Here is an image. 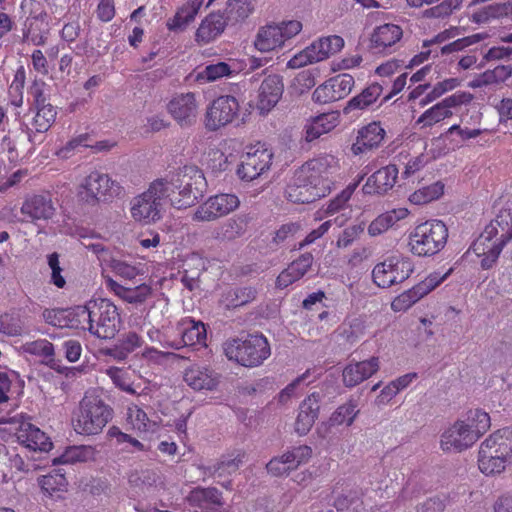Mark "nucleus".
Segmentation results:
<instances>
[{
	"label": "nucleus",
	"instance_id": "f03ea898",
	"mask_svg": "<svg viewBox=\"0 0 512 512\" xmlns=\"http://www.w3.org/2000/svg\"><path fill=\"white\" fill-rule=\"evenodd\" d=\"M165 182V195L176 209L193 206L203 197L207 181L203 172L194 165H186L176 172L162 178Z\"/></svg>",
	"mask_w": 512,
	"mask_h": 512
},
{
	"label": "nucleus",
	"instance_id": "f3484780",
	"mask_svg": "<svg viewBox=\"0 0 512 512\" xmlns=\"http://www.w3.org/2000/svg\"><path fill=\"white\" fill-rule=\"evenodd\" d=\"M238 205L239 200L237 196L233 194H219L210 197L200 205L194 214V219L198 221H213L230 213Z\"/></svg>",
	"mask_w": 512,
	"mask_h": 512
},
{
	"label": "nucleus",
	"instance_id": "c9c22d12",
	"mask_svg": "<svg viewBox=\"0 0 512 512\" xmlns=\"http://www.w3.org/2000/svg\"><path fill=\"white\" fill-rule=\"evenodd\" d=\"M236 72L235 64L218 62L209 64L202 71H199L195 76V81L200 84L214 82L223 77H230Z\"/></svg>",
	"mask_w": 512,
	"mask_h": 512
},
{
	"label": "nucleus",
	"instance_id": "1a4fd4ad",
	"mask_svg": "<svg viewBox=\"0 0 512 512\" xmlns=\"http://www.w3.org/2000/svg\"><path fill=\"white\" fill-rule=\"evenodd\" d=\"M121 190V186L112 181L107 174L94 171L86 177L78 196L81 201L94 205L101 199L120 195Z\"/></svg>",
	"mask_w": 512,
	"mask_h": 512
},
{
	"label": "nucleus",
	"instance_id": "0e129e2a",
	"mask_svg": "<svg viewBox=\"0 0 512 512\" xmlns=\"http://www.w3.org/2000/svg\"><path fill=\"white\" fill-rule=\"evenodd\" d=\"M310 374V370H306L302 375L298 376L294 379L290 384H288L284 389L280 391V393L275 397L277 400L278 406L286 405L294 395L296 388L304 382Z\"/></svg>",
	"mask_w": 512,
	"mask_h": 512
},
{
	"label": "nucleus",
	"instance_id": "2eb2a0df",
	"mask_svg": "<svg viewBox=\"0 0 512 512\" xmlns=\"http://www.w3.org/2000/svg\"><path fill=\"white\" fill-rule=\"evenodd\" d=\"M472 98L473 96L470 93L458 91L426 110L418 119V122L423 123V126H433L450 117L452 108L469 103Z\"/></svg>",
	"mask_w": 512,
	"mask_h": 512
},
{
	"label": "nucleus",
	"instance_id": "bb28decb",
	"mask_svg": "<svg viewBox=\"0 0 512 512\" xmlns=\"http://www.w3.org/2000/svg\"><path fill=\"white\" fill-rule=\"evenodd\" d=\"M490 450L496 457L512 462V429L503 428L491 434L480 446Z\"/></svg>",
	"mask_w": 512,
	"mask_h": 512
},
{
	"label": "nucleus",
	"instance_id": "412c9836",
	"mask_svg": "<svg viewBox=\"0 0 512 512\" xmlns=\"http://www.w3.org/2000/svg\"><path fill=\"white\" fill-rule=\"evenodd\" d=\"M86 310L78 305L70 308L44 309V321L58 328H78L85 321Z\"/></svg>",
	"mask_w": 512,
	"mask_h": 512
},
{
	"label": "nucleus",
	"instance_id": "680f3d73",
	"mask_svg": "<svg viewBox=\"0 0 512 512\" xmlns=\"http://www.w3.org/2000/svg\"><path fill=\"white\" fill-rule=\"evenodd\" d=\"M312 450L307 445H300L294 447L292 450L287 451L285 453V459H288V462L292 469H296L299 465L306 463L311 457Z\"/></svg>",
	"mask_w": 512,
	"mask_h": 512
},
{
	"label": "nucleus",
	"instance_id": "a211bd4d",
	"mask_svg": "<svg viewBox=\"0 0 512 512\" xmlns=\"http://www.w3.org/2000/svg\"><path fill=\"white\" fill-rule=\"evenodd\" d=\"M256 338L248 335L224 343V353L229 360H234L244 367L256 365Z\"/></svg>",
	"mask_w": 512,
	"mask_h": 512
},
{
	"label": "nucleus",
	"instance_id": "f257e3e1",
	"mask_svg": "<svg viewBox=\"0 0 512 512\" xmlns=\"http://www.w3.org/2000/svg\"><path fill=\"white\" fill-rule=\"evenodd\" d=\"M337 170V163L332 156L307 161L295 171L287 187L288 200L308 204L325 197L331 190L332 181L329 176Z\"/></svg>",
	"mask_w": 512,
	"mask_h": 512
},
{
	"label": "nucleus",
	"instance_id": "b1692460",
	"mask_svg": "<svg viewBox=\"0 0 512 512\" xmlns=\"http://www.w3.org/2000/svg\"><path fill=\"white\" fill-rule=\"evenodd\" d=\"M399 170L396 165L389 164L374 172L363 186L365 194L383 195L391 190L398 176Z\"/></svg>",
	"mask_w": 512,
	"mask_h": 512
},
{
	"label": "nucleus",
	"instance_id": "72a5a7b5",
	"mask_svg": "<svg viewBox=\"0 0 512 512\" xmlns=\"http://www.w3.org/2000/svg\"><path fill=\"white\" fill-rule=\"evenodd\" d=\"M408 215V210L405 208L393 209L391 211H387L381 215H379L376 219H374L369 227L368 233L371 236H377L389 228L393 227L398 221L404 219Z\"/></svg>",
	"mask_w": 512,
	"mask_h": 512
},
{
	"label": "nucleus",
	"instance_id": "e433bc0d",
	"mask_svg": "<svg viewBox=\"0 0 512 512\" xmlns=\"http://www.w3.org/2000/svg\"><path fill=\"white\" fill-rule=\"evenodd\" d=\"M143 344L142 338L133 331L121 334L117 343L109 350V355L118 360H124L128 354Z\"/></svg>",
	"mask_w": 512,
	"mask_h": 512
},
{
	"label": "nucleus",
	"instance_id": "69168bd1",
	"mask_svg": "<svg viewBox=\"0 0 512 512\" xmlns=\"http://www.w3.org/2000/svg\"><path fill=\"white\" fill-rule=\"evenodd\" d=\"M231 161L222 151L215 149L208 153L207 164L214 173H221L228 169Z\"/></svg>",
	"mask_w": 512,
	"mask_h": 512
},
{
	"label": "nucleus",
	"instance_id": "864d4df0",
	"mask_svg": "<svg viewBox=\"0 0 512 512\" xmlns=\"http://www.w3.org/2000/svg\"><path fill=\"white\" fill-rule=\"evenodd\" d=\"M308 122L305 128H336L340 123V113L338 111L320 113L311 116Z\"/></svg>",
	"mask_w": 512,
	"mask_h": 512
},
{
	"label": "nucleus",
	"instance_id": "7ed1b4c3",
	"mask_svg": "<svg viewBox=\"0 0 512 512\" xmlns=\"http://www.w3.org/2000/svg\"><path fill=\"white\" fill-rule=\"evenodd\" d=\"M113 417L112 407L93 389L85 393L74 412L73 424L77 433L97 435Z\"/></svg>",
	"mask_w": 512,
	"mask_h": 512
},
{
	"label": "nucleus",
	"instance_id": "6e6552de",
	"mask_svg": "<svg viewBox=\"0 0 512 512\" xmlns=\"http://www.w3.org/2000/svg\"><path fill=\"white\" fill-rule=\"evenodd\" d=\"M414 270L412 261L401 256H391L375 265L372 271L374 283L380 288H389L404 282Z\"/></svg>",
	"mask_w": 512,
	"mask_h": 512
},
{
	"label": "nucleus",
	"instance_id": "79ce46f5",
	"mask_svg": "<svg viewBox=\"0 0 512 512\" xmlns=\"http://www.w3.org/2000/svg\"><path fill=\"white\" fill-rule=\"evenodd\" d=\"M460 85V81L458 78H447L443 81H440L436 83L434 86L430 85V88L427 90L426 94L420 99L418 102V105L420 107H424L441 96H443L445 93L454 90L456 87Z\"/></svg>",
	"mask_w": 512,
	"mask_h": 512
},
{
	"label": "nucleus",
	"instance_id": "473e14b6",
	"mask_svg": "<svg viewBox=\"0 0 512 512\" xmlns=\"http://www.w3.org/2000/svg\"><path fill=\"white\" fill-rule=\"evenodd\" d=\"M310 47L314 53V59L320 62L339 52L344 47V40L341 36L331 35L319 38L312 42Z\"/></svg>",
	"mask_w": 512,
	"mask_h": 512
},
{
	"label": "nucleus",
	"instance_id": "13d9d810",
	"mask_svg": "<svg viewBox=\"0 0 512 512\" xmlns=\"http://www.w3.org/2000/svg\"><path fill=\"white\" fill-rule=\"evenodd\" d=\"M256 152L248 151L241 157V163L237 169L238 177L246 182H251L256 179V161L254 155Z\"/></svg>",
	"mask_w": 512,
	"mask_h": 512
},
{
	"label": "nucleus",
	"instance_id": "9b49d317",
	"mask_svg": "<svg viewBox=\"0 0 512 512\" xmlns=\"http://www.w3.org/2000/svg\"><path fill=\"white\" fill-rule=\"evenodd\" d=\"M168 114L180 126H189L194 123L199 110L197 94L194 92L175 93L166 104Z\"/></svg>",
	"mask_w": 512,
	"mask_h": 512
},
{
	"label": "nucleus",
	"instance_id": "774afa93",
	"mask_svg": "<svg viewBox=\"0 0 512 512\" xmlns=\"http://www.w3.org/2000/svg\"><path fill=\"white\" fill-rule=\"evenodd\" d=\"M152 293V289L147 284H140L133 288H126L123 300L128 303H143Z\"/></svg>",
	"mask_w": 512,
	"mask_h": 512
},
{
	"label": "nucleus",
	"instance_id": "0eeeda50",
	"mask_svg": "<svg viewBox=\"0 0 512 512\" xmlns=\"http://www.w3.org/2000/svg\"><path fill=\"white\" fill-rule=\"evenodd\" d=\"M166 198L163 179L154 180L147 191L135 197L132 202L131 214L136 221L151 223L161 218V200Z\"/></svg>",
	"mask_w": 512,
	"mask_h": 512
},
{
	"label": "nucleus",
	"instance_id": "49530a36",
	"mask_svg": "<svg viewBox=\"0 0 512 512\" xmlns=\"http://www.w3.org/2000/svg\"><path fill=\"white\" fill-rule=\"evenodd\" d=\"M443 192L444 184L438 181L415 191L410 195L409 200L415 205H423L438 199Z\"/></svg>",
	"mask_w": 512,
	"mask_h": 512
},
{
	"label": "nucleus",
	"instance_id": "4d7b16f0",
	"mask_svg": "<svg viewBox=\"0 0 512 512\" xmlns=\"http://www.w3.org/2000/svg\"><path fill=\"white\" fill-rule=\"evenodd\" d=\"M34 105H44L50 98V86L41 78H35L28 88Z\"/></svg>",
	"mask_w": 512,
	"mask_h": 512
},
{
	"label": "nucleus",
	"instance_id": "bf43d9fd",
	"mask_svg": "<svg viewBox=\"0 0 512 512\" xmlns=\"http://www.w3.org/2000/svg\"><path fill=\"white\" fill-rule=\"evenodd\" d=\"M253 11V7L249 0H229L227 4V12L229 17L235 21L244 20Z\"/></svg>",
	"mask_w": 512,
	"mask_h": 512
},
{
	"label": "nucleus",
	"instance_id": "4be33fe9",
	"mask_svg": "<svg viewBox=\"0 0 512 512\" xmlns=\"http://www.w3.org/2000/svg\"><path fill=\"white\" fill-rule=\"evenodd\" d=\"M56 208L49 193L28 196L22 204L21 213L30 221L49 220L55 214Z\"/></svg>",
	"mask_w": 512,
	"mask_h": 512
},
{
	"label": "nucleus",
	"instance_id": "338daca9",
	"mask_svg": "<svg viewBox=\"0 0 512 512\" xmlns=\"http://www.w3.org/2000/svg\"><path fill=\"white\" fill-rule=\"evenodd\" d=\"M313 255L309 252L302 254L294 260L289 266L290 272L293 274L294 278L301 279L312 266L313 263Z\"/></svg>",
	"mask_w": 512,
	"mask_h": 512
},
{
	"label": "nucleus",
	"instance_id": "6e6d98bb",
	"mask_svg": "<svg viewBox=\"0 0 512 512\" xmlns=\"http://www.w3.org/2000/svg\"><path fill=\"white\" fill-rule=\"evenodd\" d=\"M36 115L34 117V124L39 128H51L57 116V111L50 103L44 105H36Z\"/></svg>",
	"mask_w": 512,
	"mask_h": 512
},
{
	"label": "nucleus",
	"instance_id": "4c0bfd02",
	"mask_svg": "<svg viewBox=\"0 0 512 512\" xmlns=\"http://www.w3.org/2000/svg\"><path fill=\"white\" fill-rule=\"evenodd\" d=\"M187 499L192 506L199 508H210L212 505H222L221 492L213 487L195 488L189 493Z\"/></svg>",
	"mask_w": 512,
	"mask_h": 512
},
{
	"label": "nucleus",
	"instance_id": "2f4dec72",
	"mask_svg": "<svg viewBox=\"0 0 512 512\" xmlns=\"http://www.w3.org/2000/svg\"><path fill=\"white\" fill-rule=\"evenodd\" d=\"M184 381L194 390H213L217 386V379L207 368L191 367L185 370Z\"/></svg>",
	"mask_w": 512,
	"mask_h": 512
},
{
	"label": "nucleus",
	"instance_id": "c03bdc74",
	"mask_svg": "<svg viewBox=\"0 0 512 512\" xmlns=\"http://www.w3.org/2000/svg\"><path fill=\"white\" fill-rule=\"evenodd\" d=\"M504 246L505 245L503 244V242L491 241L483 243V245H481L480 247L481 249L476 250L474 242L472 245V249L478 256H483V259L481 260V267L487 270L492 268L493 265L496 263Z\"/></svg>",
	"mask_w": 512,
	"mask_h": 512
},
{
	"label": "nucleus",
	"instance_id": "5701e85b",
	"mask_svg": "<svg viewBox=\"0 0 512 512\" xmlns=\"http://www.w3.org/2000/svg\"><path fill=\"white\" fill-rule=\"evenodd\" d=\"M321 398L320 393L313 392L300 403L295 422V431L299 435H306L314 425L319 416Z\"/></svg>",
	"mask_w": 512,
	"mask_h": 512
},
{
	"label": "nucleus",
	"instance_id": "09e8293b",
	"mask_svg": "<svg viewBox=\"0 0 512 512\" xmlns=\"http://www.w3.org/2000/svg\"><path fill=\"white\" fill-rule=\"evenodd\" d=\"M452 269H449L445 274L441 275L440 273H432L425 280L421 281L414 287H412L413 293L416 295L417 299L420 300L433 289H435L439 284H441L451 273Z\"/></svg>",
	"mask_w": 512,
	"mask_h": 512
},
{
	"label": "nucleus",
	"instance_id": "052dcab7",
	"mask_svg": "<svg viewBox=\"0 0 512 512\" xmlns=\"http://www.w3.org/2000/svg\"><path fill=\"white\" fill-rule=\"evenodd\" d=\"M22 322L17 314L5 313L0 316V332L9 336H19L22 333Z\"/></svg>",
	"mask_w": 512,
	"mask_h": 512
},
{
	"label": "nucleus",
	"instance_id": "603ef678",
	"mask_svg": "<svg viewBox=\"0 0 512 512\" xmlns=\"http://www.w3.org/2000/svg\"><path fill=\"white\" fill-rule=\"evenodd\" d=\"M487 37V34L485 33H476L473 35H469L463 38H459L447 45H444L441 47L440 52L443 55H448L454 52H459L466 47H469L473 44H476L480 42L481 40H484Z\"/></svg>",
	"mask_w": 512,
	"mask_h": 512
},
{
	"label": "nucleus",
	"instance_id": "9d476101",
	"mask_svg": "<svg viewBox=\"0 0 512 512\" xmlns=\"http://www.w3.org/2000/svg\"><path fill=\"white\" fill-rule=\"evenodd\" d=\"M302 30L297 20L284 21L277 25H267L258 32V51L270 52L281 47L286 40L293 38Z\"/></svg>",
	"mask_w": 512,
	"mask_h": 512
},
{
	"label": "nucleus",
	"instance_id": "8fccbe9b",
	"mask_svg": "<svg viewBox=\"0 0 512 512\" xmlns=\"http://www.w3.org/2000/svg\"><path fill=\"white\" fill-rule=\"evenodd\" d=\"M294 231V224L282 225L280 229L271 234L273 235L271 240H269L268 237L262 239L263 242H267V248L261 246L259 252L262 255H266L269 253V251H277L279 244L282 243L288 237V235L293 233Z\"/></svg>",
	"mask_w": 512,
	"mask_h": 512
},
{
	"label": "nucleus",
	"instance_id": "4468645a",
	"mask_svg": "<svg viewBox=\"0 0 512 512\" xmlns=\"http://www.w3.org/2000/svg\"><path fill=\"white\" fill-rule=\"evenodd\" d=\"M402 37L403 29L397 24L385 23L376 26L369 37V49L375 54H391Z\"/></svg>",
	"mask_w": 512,
	"mask_h": 512
},
{
	"label": "nucleus",
	"instance_id": "3c124183",
	"mask_svg": "<svg viewBox=\"0 0 512 512\" xmlns=\"http://www.w3.org/2000/svg\"><path fill=\"white\" fill-rule=\"evenodd\" d=\"M43 490L50 495L55 491H63L67 486V480L63 469L55 470V473H49L43 476L40 481Z\"/></svg>",
	"mask_w": 512,
	"mask_h": 512
},
{
	"label": "nucleus",
	"instance_id": "a878e982",
	"mask_svg": "<svg viewBox=\"0 0 512 512\" xmlns=\"http://www.w3.org/2000/svg\"><path fill=\"white\" fill-rule=\"evenodd\" d=\"M379 369V359L372 357L368 360L348 364L342 373L343 384L354 387L371 377Z\"/></svg>",
	"mask_w": 512,
	"mask_h": 512
},
{
	"label": "nucleus",
	"instance_id": "c85d7f7f",
	"mask_svg": "<svg viewBox=\"0 0 512 512\" xmlns=\"http://www.w3.org/2000/svg\"><path fill=\"white\" fill-rule=\"evenodd\" d=\"M383 92L382 85L378 83H372L368 87L362 90V92L352 99H350L347 105L343 109V113L346 116L358 117L360 112L374 104Z\"/></svg>",
	"mask_w": 512,
	"mask_h": 512
},
{
	"label": "nucleus",
	"instance_id": "5fc2aeb1",
	"mask_svg": "<svg viewBox=\"0 0 512 512\" xmlns=\"http://www.w3.org/2000/svg\"><path fill=\"white\" fill-rule=\"evenodd\" d=\"M364 334V325L359 318L352 319L341 327L340 337L347 344L353 345Z\"/></svg>",
	"mask_w": 512,
	"mask_h": 512
},
{
	"label": "nucleus",
	"instance_id": "6ab92c4d",
	"mask_svg": "<svg viewBox=\"0 0 512 512\" xmlns=\"http://www.w3.org/2000/svg\"><path fill=\"white\" fill-rule=\"evenodd\" d=\"M239 109L238 102L235 97L225 95L215 99L207 111L208 123L213 128H221L233 121Z\"/></svg>",
	"mask_w": 512,
	"mask_h": 512
},
{
	"label": "nucleus",
	"instance_id": "ea45409f",
	"mask_svg": "<svg viewBox=\"0 0 512 512\" xmlns=\"http://www.w3.org/2000/svg\"><path fill=\"white\" fill-rule=\"evenodd\" d=\"M359 411L357 400L349 399L332 413L329 418V423L332 426H339L342 424L351 426Z\"/></svg>",
	"mask_w": 512,
	"mask_h": 512
},
{
	"label": "nucleus",
	"instance_id": "423d86ee",
	"mask_svg": "<svg viewBox=\"0 0 512 512\" xmlns=\"http://www.w3.org/2000/svg\"><path fill=\"white\" fill-rule=\"evenodd\" d=\"M448 229L440 220L426 221L417 225L409 235L411 252L417 256H432L446 245Z\"/></svg>",
	"mask_w": 512,
	"mask_h": 512
},
{
	"label": "nucleus",
	"instance_id": "58836bf2",
	"mask_svg": "<svg viewBox=\"0 0 512 512\" xmlns=\"http://www.w3.org/2000/svg\"><path fill=\"white\" fill-rule=\"evenodd\" d=\"M385 130H358L356 142L351 150L355 155L377 147L384 139Z\"/></svg>",
	"mask_w": 512,
	"mask_h": 512
},
{
	"label": "nucleus",
	"instance_id": "393cba45",
	"mask_svg": "<svg viewBox=\"0 0 512 512\" xmlns=\"http://www.w3.org/2000/svg\"><path fill=\"white\" fill-rule=\"evenodd\" d=\"M17 439L31 453H46L53 444L49 437L36 426L23 423L17 433Z\"/></svg>",
	"mask_w": 512,
	"mask_h": 512
},
{
	"label": "nucleus",
	"instance_id": "20e7f679",
	"mask_svg": "<svg viewBox=\"0 0 512 512\" xmlns=\"http://www.w3.org/2000/svg\"><path fill=\"white\" fill-rule=\"evenodd\" d=\"M490 427L488 413L479 409L468 412L467 422L459 420L441 436L444 451L461 452L472 446Z\"/></svg>",
	"mask_w": 512,
	"mask_h": 512
},
{
	"label": "nucleus",
	"instance_id": "ddd939ff",
	"mask_svg": "<svg viewBox=\"0 0 512 512\" xmlns=\"http://www.w3.org/2000/svg\"><path fill=\"white\" fill-rule=\"evenodd\" d=\"M354 84L352 75L346 73L336 75L314 90L313 100L321 104L338 101L350 94Z\"/></svg>",
	"mask_w": 512,
	"mask_h": 512
},
{
	"label": "nucleus",
	"instance_id": "e2e57ef3",
	"mask_svg": "<svg viewBox=\"0 0 512 512\" xmlns=\"http://www.w3.org/2000/svg\"><path fill=\"white\" fill-rule=\"evenodd\" d=\"M501 18L499 3L487 5L472 13L470 19L476 24L487 23L492 19Z\"/></svg>",
	"mask_w": 512,
	"mask_h": 512
},
{
	"label": "nucleus",
	"instance_id": "37998d69",
	"mask_svg": "<svg viewBox=\"0 0 512 512\" xmlns=\"http://www.w3.org/2000/svg\"><path fill=\"white\" fill-rule=\"evenodd\" d=\"M26 81V72L23 66L19 67L13 77V80L8 88L9 104L15 108H20L23 105V90Z\"/></svg>",
	"mask_w": 512,
	"mask_h": 512
},
{
	"label": "nucleus",
	"instance_id": "cd10ccee",
	"mask_svg": "<svg viewBox=\"0 0 512 512\" xmlns=\"http://www.w3.org/2000/svg\"><path fill=\"white\" fill-rule=\"evenodd\" d=\"M480 133L481 130H446L440 136L432 139V146L438 155L446 154L462 145L465 140L476 138Z\"/></svg>",
	"mask_w": 512,
	"mask_h": 512
},
{
	"label": "nucleus",
	"instance_id": "39448f33",
	"mask_svg": "<svg viewBox=\"0 0 512 512\" xmlns=\"http://www.w3.org/2000/svg\"><path fill=\"white\" fill-rule=\"evenodd\" d=\"M90 333L101 339H112L120 329L121 319L117 307L105 298L90 300L83 306Z\"/></svg>",
	"mask_w": 512,
	"mask_h": 512
},
{
	"label": "nucleus",
	"instance_id": "de8ad7c7",
	"mask_svg": "<svg viewBox=\"0 0 512 512\" xmlns=\"http://www.w3.org/2000/svg\"><path fill=\"white\" fill-rule=\"evenodd\" d=\"M192 326L185 329L182 334V342L185 346H193L196 344H200L206 346V328L204 323L191 321Z\"/></svg>",
	"mask_w": 512,
	"mask_h": 512
},
{
	"label": "nucleus",
	"instance_id": "dca6fc26",
	"mask_svg": "<svg viewBox=\"0 0 512 512\" xmlns=\"http://www.w3.org/2000/svg\"><path fill=\"white\" fill-rule=\"evenodd\" d=\"M500 234L495 241L503 242L506 245L512 239V210L505 208L500 210L496 218L490 222L475 241V249L480 250L485 242H491Z\"/></svg>",
	"mask_w": 512,
	"mask_h": 512
},
{
	"label": "nucleus",
	"instance_id": "aec40b11",
	"mask_svg": "<svg viewBox=\"0 0 512 512\" xmlns=\"http://www.w3.org/2000/svg\"><path fill=\"white\" fill-rule=\"evenodd\" d=\"M283 79L278 74L266 76L258 88V111L268 113L279 102L283 95Z\"/></svg>",
	"mask_w": 512,
	"mask_h": 512
},
{
	"label": "nucleus",
	"instance_id": "a19ab883",
	"mask_svg": "<svg viewBox=\"0 0 512 512\" xmlns=\"http://www.w3.org/2000/svg\"><path fill=\"white\" fill-rule=\"evenodd\" d=\"M508 461L501 457H496L490 450L480 448L478 456V465L481 472L486 475L498 474L504 471Z\"/></svg>",
	"mask_w": 512,
	"mask_h": 512
},
{
	"label": "nucleus",
	"instance_id": "c756f323",
	"mask_svg": "<svg viewBox=\"0 0 512 512\" xmlns=\"http://www.w3.org/2000/svg\"><path fill=\"white\" fill-rule=\"evenodd\" d=\"M203 2L204 0H186V2L177 9L175 15L167 20V29L169 31L185 29L187 25L195 20Z\"/></svg>",
	"mask_w": 512,
	"mask_h": 512
},
{
	"label": "nucleus",
	"instance_id": "f704fd0d",
	"mask_svg": "<svg viewBox=\"0 0 512 512\" xmlns=\"http://www.w3.org/2000/svg\"><path fill=\"white\" fill-rule=\"evenodd\" d=\"M512 76L511 65H498L493 69H488L478 75L471 83L474 88L500 84Z\"/></svg>",
	"mask_w": 512,
	"mask_h": 512
},
{
	"label": "nucleus",
	"instance_id": "f8f14e48",
	"mask_svg": "<svg viewBox=\"0 0 512 512\" xmlns=\"http://www.w3.org/2000/svg\"><path fill=\"white\" fill-rule=\"evenodd\" d=\"M362 496V490L356 484L338 482L331 491L329 502L337 512H364Z\"/></svg>",
	"mask_w": 512,
	"mask_h": 512
},
{
	"label": "nucleus",
	"instance_id": "a18cd8bd",
	"mask_svg": "<svg viewBox=\"0 0 512 512\" xmlns=\"http://www.w3.org/2000/svg\"><path fill=\"white\" fill-rule=\"evenodd\" d=\"M129 482L135 486L147 489L163 485L160 474L153 469H144L132 473L129 477Z\"/></svg>",
	"mask_w": 512,
	"mask_h": 512
},
{
	"label": "nucleus",
	"instance_id": "7c9ffc66",
	"mask_svg": "<svg viewBox=\"0 0 512 512\" xmlns=\"http://www.w3.org/2000/svg\"><path fill=\"white\" fill-rule=\"evenodd\" d=\"M226 22L219 13H210L199 25L195 39L198 43L207 44L219 36L225 29Z\"/></svg>",
	"mask_w": 512,
	"mask_h": 512
}]
</instances>
